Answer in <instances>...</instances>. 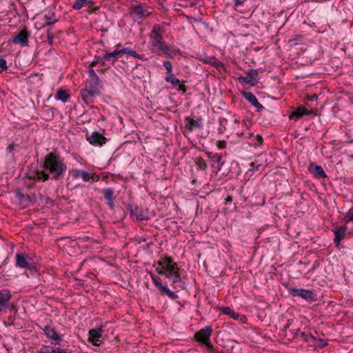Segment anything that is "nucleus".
<instances>
[{"label": "nucleus", "instance_id": "25", "mask_svg": "<svg viewBox=\"0 0 353 353\" xmlns=\"http://www.w3.org/2000/svg\"><path fill=\"white\" fill-rule=\"evenodd\" d=\"M204 62L210 63L212 66L216 68L219 72L221 70L226 71L224 64L221 61H218L214 56L208 57L204 60Z\"/></svg>", "mask_w": 353, "mask_h": 353}, {"label": "nucleus", "instance_id": "44", "mask_svg": "<svg viewBox=\"0 0 353 353\" xmlns=\"http://www.w3.org/2000/svg\"><path fill=\"white\" fill-rule=\"evenodd\" d=\"M8 69L7 62L5 59L0 57V73Z\"/></svg>", "mask_w": 353, "mask_h": 353}, {"label": "nucleus", "instance_id": "2", "mask_svg": "<svg viewBox=\"0 0 353 353\" xmlns=\"http://www.w3.org/2000/svg\"><path fill=\"white\" fill-rule=\"evenodd\" d=\"M15 259L17 267L28 270L32 275L38 272V265L28 254L17 252Z\"/></svg>", "mask_w": 353, "mask_h": 353}, {"label": "nucleus", "instance_id": "13", "mask_svg": "<svg viewBox=\"0 0 353 353\" xmlns=\"http://www.w3.org/2000/svg\"><path fill=\"white\" fill-rule=\"evenodd\" d=\"M310 114L316 115L312 110H307L303 105H300L292 112L289 118L296 121L304 115Z\"/></svg>", "mask_w": 353, "mask_h": 353}, {"label": "nucleus", "instance_id": "6", "mask_svg": "<svg viewBox=\"0 0 353 353\" xmlns=\"http://www.w3.org/2000/svg\"><path fill=\"white\" fill-rule=\"evenodd\" d=\"M43 330L47 338L51 339L50 344L52 345H61L63 339L54 327H52L50 325H46Z\"/></svg>", "mask_w": 353, "mask_h": 353}, {"label": "nucleus", "instance_id": "56", "mask_svg": "<svg viewBox=\"0 0 353 353\" xmlns=\"http://www.w3.org/2000/svg\"><path fill=\"white\" fill-rule=\"evenodd\" d=\"M177 90L181 91L183 94H185L187 91V88L185 85L180 83L177 88Z\"/></svg>", "mask_w": 353, "mask_h": 353}, {"label": "nucleus", "instance_id": "33", "mask_svg": "<svg viewBox=\"0 0 353 353\" xmlns=\"http://www.w3.org/2000/svg\"><path fill=\"white\" fill-rule=\"evenodd\" d=\"M100 84L101 81L99 77H94L92 79H89L88 81V85H86L85 87L91 88V89H96V90H100Z\"/></svg>", "mask_w": 353, "mask_h": 353}, {"label": "nucleus", "instance_id": "4", "mask_svg": "<svg viewBox=\"0 0 353 353\" xmlns=\"http://www.w3.org/2000/svg\"><path fill=\"white\" fill-rule=\"evenodd\" d=\"M123 55V52H122L121 50H115L112 52H105L101 57H99L103 65H108V68H110V65H114V63L122 56Z\"/></svg>", "mask_w": 353, "mask_h": 353}, {"label": "nucleus", "instance_id": "8", "mask_svg": "<svg viewBox=\"0 0 353 353\" xmlns=\"http://www.w3.org/2000/svg\"><path fill=\"white\" fill-rule=\"evenodd\" d=\"M212 332V327L205 326L194 334V339L196 342L204 344L210 341Z\"/></svg>", "mask_w": 353, "mask_h": 353}, {"label": "nucleus", "instance_id": "53", "mask_svg": "<svg viewBox=\"0 0 353 353\" xmlns=\"http://www.w3.org/2000/svg\"><path fill=\"white\" fill-rule=\"evenodd\" d=\"M88 76H89V79H92V78H94V77H99L97 76V74H96L95 71L94 70L93 68H88Z\"/></svg>", "mask_w": 353, "mask_h": 353}, {"label": "nucleus", "instance_id": "52", "mask_svg": "<svg viewBox=\"0 0 353 353\" xmlns=\"http://www.w3.org/2000/svg\"><path fill=\"white\" fill-rule=\"evenodd\" d=\"M83 172V170H79V169L73 170H72V176L74 178L81 177V175L82 174Z\"/></svg>", "mask_w": 353, "mask_h": 353}, {"label": "nucleus", "instance_id": "24", "mask_svg": "<svg viewBox=\"0 0 353 353\" xmlns=\"http://www.w3.org/2000/svg\"><path fill=\"white\" fill-rule=\"evenodd\" d=\"M170 278L172 279V284L175 285L174 286V289L180 290H184L185 288V283L182 281L179 271H176L173 274H172Z\"/></svg>", "mask_w": 353, "mask_h": 353}, {"label": "nucleus", "instance_id": "31", "mask_svg": "<svg viewBox=\"0 0 353 353\" xmlns=\"http://www.w3.org/2000/svg\"><path fill=\"white\" fill-rule=\"evenodd\" d=\"M70 94L67 90L60 88L57 90L56 99L65 103L70 99Z\"/></svg>", "mask_w": 353, "mask_h": 353}, {"label": "nucleus", "instance_id": "35", "mask_svg": "<svg viewBox=\"0 0 353 353\" xmlns=\"http://www.w3.org/2000/svg\"><path fill=\"white\" fill-rule=\"evenodd\" d=\"M86 3L94 4L92 1L75 0L72 7L74 10H80L84 5H85Z\"/></svg>", "mask_w": 353, "mask_h": 353}, {"label": "nucleus", "instance_id": "40", "mask_svg": "<svg viewBox=\"0 0 353 353\" xmlns=\"http://www.w3.org/2000/svg\"><path fill=\"white\" fill-rule=\"evenodd\" d=\"M343 220L348 223L350 221H353V206L350 208V209L346 212L344 216Z\"/></svg>", "mask_w": 353, "mask_h": 353}, {"label": "nucleus", "instance_id": "47", "mask_svg": "<svg viewBox=\"0 0 353 353\" xmlns=\"http://www.w3.org/2000/svg\"><path fill=\"white\" fill-rule=\"evenodd\" d=\"M81 177L82 178L83 181L87 182L91 179V174L86 170H83L82 174L81 175Z\"/></svg>", "mask_w": 353, "mask_h": 353}, {"label": "nucleus", "instance_id": "20", "mask_svg": "<svg viewBox=\"0 0 353 353\" xmlns=\"http://www.w3.org/2000/svg\"><path fill=\"white\" fill-rule=\"evenodd\" d=\"M221 311L225 315L229 316L234 320H237L244 323L247 319L245 316L241 315L239 313L235 312V311L229 307H223L221 308Z\"/></svg>", "mask_w": 353, "mask_h": 353}, {"label": "nucleus", "instance_id": "17", "mask_svg": "<svg viewBox=\"0 0 353 353\" xmlns=\"http://www.w3.org/2000/svg\"><path fill=\"white\" fill-rule=\"evenodd\" d=\"M346 230L347 227L345 225L336 227L332 230L334 234V243L336 247L340 248L341 241L345 238Z\"/></svg>", "mask_w": 353, "mask_h": 353}, {"label": "nucleus", "instance_id": "49", "mask_svg": "<svg viewBox=\"0 0 353 353\" xmlns=\"http://www.w3.org/2000/svg\"><path fill=\"white\" fill-rule=\"evenodd\" d=\"M236 10L240 11L239 7L243 6L245 0H233Z\"/></svg>", "mask_w": 353, "mask_h": 353}, {"label": "nucleus", "instance_id": "54", "mask_svg": "<svg viewBox=\"0 0 353 353\" xmlns=\"http://www.w3.org/2000/svg\"><path fill=\"white\" fill-rule=\"evenodd\" d=\"M319 341L320 343L319 347L321 348H323L328 345L327 341H325L323 339H319Z\"/></svg>", "mask_w": 353, "mask_h": 353}, {"label": "nucleus", "instance_id": "28", "mask_svg": "<svg viewBox=\"0 0 353 353\" xmlns=\"http://www.w3.org/2000/svg\"><path fill=\"white\" fill-rule=\"evenodd\" d=\"M14 192L16 195V199L18 201L19 204L24 208L28 207L27 195H25L22 192H21V191L19 190H16Z\"/></svg>", "mask_w": 353, "mask_h": 353}, {"label": "nucleus", "instance_id": "5", "mask_svg": "<svg viewBox=\"0 0 353 353\" xmlns=\"http://www.w3.org/2000/svg\"><path fill=\"white\" fill-rule=\"evenodd\" d=\"M126 210L131 216H134L138 220L143 221L148 219L146 212L144 210L134 203H128L126 205Z\"/></svg>", "mask_w": 353, "mask_h": 353}, {"label": "nucleus", "instance_id": "34", "mask_svg": "<svg viewBox=\"0 0 353 353\" xmlns=\"http://www.w3.org/2000/svg\"><path fill=\"white\" fill-rule=\"evenodd\" d=\"M246 74L250 80L255 81H254V86L258 83L259 82V72L257 70L255 69H250L247 72Z\"/></svg>", "mask_w": 353, "mask_h": 353}, {"label": "nucleus", "instance_id": "3", "mask_svg": "<svg viewBox=\"0 0 353 353\" xmlns=\"http://www.w3.org/2000/svg\"><path fill=\"white\" fill-rule=\"evenodd\" d=\"M285 288L290 294L292 296H299L310 303L316 301V294L312 290L298 289L296 288L289 287L288 285H285Z\"/></svg>", "mask_w": 353, "mask_h": 353}, {"label": "nucleus", "instance_id": "10", "mask_svg": "<svg viewBox=\"0 0 353 353\" xmlns=\"http://www.w3.org/2000/svg\"><path fill=\"white\" fill-rule=\"evenodd\" d=\"M185 129L189 132H192L196 129H201L203 128L202 119L201 118H191L185 117L184 119Z\"/></svg>", "mask_w": 353, "mask_h": 353}, {"label": "nucleus", "instance_id": "58", "mask_svg": "<svg viewBox=\"0 0 353 353\" xmlns=\"http://www.w3.org/2000/svg\"><path fill=\"white\" fill-rule=\"evenodd\" d=\"M255 139L257 141L259 145H261L263 143V137L261 135L256 134L255 136Z\"/></svg>", "mask_w": 353, "mask_h": 353}, {"label": "nucleus", "instance_id": "30", "mask_svg": "<svg viewBox=\"0 0 353 353\" xmlns=\"http://www.w3.org/2000/svg\"><path fill=\"white\" fill-rule=\"evenodd\" d=\"M176 271H179V268L176 263L172 265H165V278H170V276Z\"/></svg>", "mask_w": 353, "mask_h": 353}, {"label": "nucleus", "instance_id": "42", "mask_svg": "<svg viewBox=\"0 0 353 353\" xmlns=\"http://www.w3.org/2000/svg\"><path fill=\"white\" fill-rule=\"evenodd\" d=\"M206 347L207 352L209 353H220L219 352L216 351V349L213 347V345L211 344L210 341L205 343L203 344Z\"/></svg>", "mask_w": 353, "mask_h": 353}, {"label": "nucleus", "instance_id": "22", "mask_svg": "<svg viewBox=\"0 0 353 353\" xmlns=\"http://www.w3.org/2000/svg\"><path fill=\"white\" fill-rule=\"evenodd\" d=\"M150 276L153 283L158 288L160 295L165 296V294L168 289L167 285H163L162 279L152 273H150Z\"/></svg>", "mask_w": 353, "mask_h": 353}, {"label": "nucleus", "instance_id": "1", "mask_svg": "<svg viewBox=\"0 0 353 353\" xmlns=\"http://www.w3.org/2000/svg\"><path fill=\"white\" fill-rule=\"evenodd\" d=\"M40 166L42 168V177L47 181L61 180L68 169L63 157L57 149H53L41 160Z\"/></svg>", "mask_w": 353, "mask_h": 353}, {"label": "nucleus", "instance_id": "11", "mask_svg": "<svg viewBox=\"0 0 353 353\" xmlns=\"http://www.w3.org/2000/svg\"><path fill=\"white\" fill-rule=\"evenodd\" d=\"M30 33L26 27L23 28L15 37L12 39V42L15 44H19L23 47L28 46V38Z\"/></svg>", "mask_w": 353, "mask_h": 353}, {"label": "nucleus", "instance_id": "64", "mask_svg": "<svg viewBox=\"0 0 353 353\" xmlns=\"http://www.w3.org/2000/svg\"><path fill=\"white\" fill-rule=\"evenodd\" d=\"M205 154H207L208 157L212 161L214 157H215L216 153H213L212 152H205Z\"/></svg>", "mask_w": 353, "mask_h": 353}, {"label": "nucleus", "instance_id": "36", "mask_svg": "<svg viewBox=\"0 0 353 353\" xmlns=\"http://www.w3.org/2000/svg\"><path fill=\"white\" fill-rule=\"evenodd\" d=\"M122 52H123V54H127L130 56L134 57L135 58H138L139 59H144V55L143 54H137L135 51L131 50L129 48H124L122 49Z\"/></svg>", "mask_w": 353, "mask_h": 353}, {"label": "nucleus", "instance_id": "29", "mask_svg": "<svg viewBox=\"0 0 353 353\" xmlns=\"http://www.w3.org/2000/svg\"><path fill=\"white\" fill-rule=\"evenodd\" d=\"M212 165L213 167L216 168L218 170H220L223 165L224 164V161L223 160L221 154L219 153H216L215 157L211 161Z\"/></svg>", "mask_w": 353, "mask_h": 353}, {"label": "nucleus", "instance_id": "60", "mask_svg": "<svg viewBox=\"0 0 353 353\" xmlns=\"http://www.w3.org/2000/svg\"><path fill=\"white\" fill-rule=\"evenodd\" d=\"M227 121H228L227 119H225V118H220V119H219V125H220L221 126H223V128L224 129H226V128H225V123H225V122H227Z\"/></svg>", "mask_w": 353, "mask_h": 353}, {"label": "nucleus", "instance_id": "57", "mask_svg": "<svg viewBox=\"0 0 353 353\" xmlns=\"http://www.w3.org/2000/svg\"><path fill=\"white\" fill-rule=\"evenodd\" d=\"M226 147V142L224 141H219L217 142V148L219 149H223Z\"/></svg>", "mask_w": 353, "mask_h": 353}, {"label": "nucleus", "instance_id": "48", "mask_svg": "<svg viewBox=\"0 0 353 353\" xmlns=\"http://www.w3.org/2000/svg\"><path fill=\"white\" fill-rule=\"evenodd\" d=\"M163 66L167 70L166 74H170L172 72V63L169 61H163Z\"/></svg>", "mask_w": 353, "mask_h": 353}, {"label": "nucleus", "instance_id": "61", "mask_svg": "<svg viewBox=\"0 0 353 353\" xmlns=\"http://www.w3.org/2000/svg\"><path fill=\"white\" fill-rule=\"evenodd\" d=\"M91 179L92 180V181H99L100 179V176L99 175L95 174V173H93L92 175H91Z\"/></svg>", "mask_w": 353, "mask_h": 353}, {"label": "nucleus", "instance_id": "19", "mask_svg": "<svg viewBox=\"0 0 353 353\" xmlns=\"http://www.w3.org/2000/svg\"><path fill=\"white\" fill-rule=\"evenodd\" d=\"M103 332L102 326L90 330L88 332V341L92 345H96V342L99 341V339L102 336Z\"/></svg>", "mask_w": 353, "mask_h": 353}, {"label": "nucleus", "instance_id": "15", "mask_svg": "<svg viewBox=\"0 0 353 353\" xmlns=\"http://www.w3.org/2000/svg\"><path fill=\"white\" fill-rule=\"evenodd\" d=\"M12 295L8 289L0 290V311H3L9 307V302Z\"/></svg>", "mask_w": 353, "mask_h": 353}, {"label": "nucleus", "instance_id": "39", "mask_svg": "<svg viewBox=\"0 0 353 353\" xmlns=\"http://www.w3.org/2000/svg\"><path fill=\"white\" fill-rule=\"evenodd\" d=\"M238 80L241 83H246V84H249L251 86H254L255 81L250 80V79H249V77H248V76H246V77L241 76L238 78Z\"/></svg>", "mask_w": 353, "mask_h": 353}, {"label": "nucleus", "instance_id": "37", "mask_svg": "<svg viewBox=\"0 0 353 353\" xmlns=\"http://www.w3.org/2000/svg\"><path fill=\"white\" fill-rule=\"evenodd\" d=\"M14 276V272L11 270H2L0 272V279L3 281H8Z\"/></svg>", "mask_w": 353, "mask_h": 353}, {"label": "nucleus", "instance_id": "41", "mask_svg": "<svg viewBox=\"0 0 353 353\" xmlns=\"http://www.w3.org/2000/svg\"><path fill=\"white\" fill-rule=\"evenodd\" d=\"M301 336L306 342H309L310 340H316V339L311 334H306L304 332H301Z\"/></svg>", "mask_w": 353, "mask_h": 353}, {"label": "nucleus", "instance_id": "23", "mask_svg": "<svg viewBox=\"0 0 353 353\" xmlns=\"http://www.w3.org/2000/svg\"><path fill=\"white\" fill-rule=\"evenodd\" d=\"M42 20L43 21V26L51 27L59 21V19L56 17L54 12L50 10L43 15Z\"/></svg>", "mask_w": 353, "mask_h": 353}, {"label": "nucleus", "instance_id": "62", "mask_svg": "<svg viewBox=\"0 0 353 353\" xmlns=\"http://www.w3.org/2000/svg\"><path fill=\"white\" fill-rule=\"evenodd\" d=\"M181 83L180 80L179 79H175L174 81H172L171 84L173 87L179 86V85Z\"/></svg>", "mask_w": 353, "mask_h": 353}, {"label": "nucleus", "instance_id": "12", "mask_svg": "<svg viewBox=\"0 0 353 353\" xmlns=\"http://www.w3.org/2000/svg\"><path fill=\"white\" fill-rule=\"evenodd\" d=\"M101 193L105 201V204L108 206L110 210H115L114 203V191L112 188H104L101 190Z\"/></svg>", "mask_w": 353, "mask_h": 353}, {"label": "nucleus", "instance_id": "14", "mask_svg": "<svg viewBox=\"0 0 353 353\" xmlns=\"http://www.w3.org/2000/svg\"><path fill=\"white\" fill-rule=\"evenodd\" d=\"M151 46L154 48H157V52L159 51L163 52L167 57L172 58L174 56L170 54L172 47L168 46L162 40H157L154 41H152Z\"/></svg>", "mask_w": 353, "mask_h": 353}, {"label": "nucleus", "instance_id": "16", "mask_svg": "<svg viewBox=\"0 0 353 353\" xmlns=\"http://www.w3.org/2000/svg\"><path fill=\"white\" fill-rule=\"evenodd\" d=\"M241 94L250 104L257 109V112H260L264 109L263 105L259 102L256 96L253 93L247 91H242Z\"/></svg>", "mask_w": 353, "mask_h": 353}, {"label": "nucleus", "instance_id": "50", "mask_svg": "<svg viewBox=\"0 0 353 353\" xmlns=\"http://www.w3.org/2000/svg\"><path fill=\"white\" fill-rule=\"evenodd\" d=\"M163 260L165 262V265H172L175 263L173 261V259L171 256L167 255L164 256Z\"/></svg>", "mask_w": 353, "mask_h": 353}, {"label": "nucleus", "instance_id": "46", "mask_svg": "<svg viewBox=\"0 0 353 353\" xmlns=\"http://www.w3.org/2000/svg\"><path fill=\"white\" fill-rule=\"evenodd\" d=\"M27 197H28V201H27L28 206L30 204H34L37 202V197H36L35 194H32L31 195H27Z\"/></svg>", "mask_w": 353, "mask_h": 353}, {"label": "nucleus", "instance_id": "59", "mask_svg": "<svg viewBox=\"0 0 353 353\" xmlns=\"http://www.w3.org/2000/svg\"><path fill=\"white\" fill-rule=\"evenodd\" d=\"M45 203H46V205H50V206H53L54 201L52 199H51L50 197H46Z\"/></svg>", "mask_w": 353, "mask_h": 353}, {"label": "nucleus", "instance_id": "55", "mask_svg": "<svg viewBox=\"0 0 353 353\" xmlns=\"http://www.w3.org/2000/svg\"><path fill=\"white\" fill-rule=\"evenodd\" d=\"M156 271L159 275L164 276L165 277V268L158 267L156 268Z\"/></svg>", "mask_w": 353, "mask_h": 353}, {"label": "nucleus", "instance_id": "43", "mask_svg": "<svg viewBox=\"0 0 353 353\" xmlns=\"http://www.w3.org/2000/svg\"><path fill=\"white\" fill-rule=\"evenodd\" d=\"M46 33H47V41H48V43L50 45H52L53 44L54 38V34L51 32V30L49 29V28L47 30Z\"/></svg>", "mask_w": 353, "mask_h": 353}, {"label": "nucleus", "instance_id": "45", "mask_svg": "<svg viewBox=\"0 0 353 353\" xmlns=\"http://www.w3.org/2000/svg\"><path fill=\"white\" fill-rule=\"evenodd\" d=\"M165 295L168 296L169 298H170L172 300H175L179 298L178 294H176L174 291L170 290L169 288L166 291L165 296Z\"/></svg>", "mask_w": 353, "mask_h": 353}, {"label": "nucleus", "instance_id": "32", "mask_svg": "<svg viewBox=\"0 0 353 353\" xmlns=\"http://www.w3.org/2000/svg\"><path fill=\"white\" fill-rule=\"evenodd\" d=\"M130 10L137 16L139 19L143 17V6L142 5H132Z\"/></svg>", "mask_w": 353, "mask_h": 353}, {"label": "nucleus", "instance_id": "9", "mask_svg": "<svg viewBox=\"0 0 353 353\" xmlns=\"http://www.w3.org/2000/svg\"><path fill=\"white\" fill-rule=\"evenodd\" d=\"M86 137L89 143L94 146H102L107 141V139L99 131H94L90 136L87 134Z\"/></svg>", "mask_w": 353, "mask_h": 353}, {"label": "nucleus", "instance_id": "18", "mask_svg": "<svg viewBox=\"0 0 353 353\" xmlns=\"http://www.w3.org/2000/svg\"><path fill=\"white\" fill-rule=\"evenodd\" d=\"M308 171L316 179H324L327 175L321 165H316L314 163H311L308 167Z\"/></svg>", "mask_w": 353, "mask_h": 353}, {"label": "nucleus", "instance_id": "38", "mask_svg": "<svg viewBox=\"0 0 353 353\" xmlns=\"http://www.w3.org/2000/svg\"><path fill=\"white\" fill-rule=\"evenodd\" d=\"M194 163L197 168L201 170H205L207 168V164L201 157H196L194 159Z\"/></svg>", "mask_w": 353, "mask_h": 353}, {"label": "nucleus", "instance_id": "63", "mask_svg": "<svg viewBox=\"0 0 353 353\" xmlns=\"http://www.w3.org/2000/svg\"><path fill=\"white\" fill-rule=\"evenodd\" d=\"M205 154H207L208 157L212 161L214 157H215L216 153H213L212 152H205Z\"/></svg>", "mask_w": 353, "mask_h": 353}, {"label": "nucleus", "instance_id": "26", "mask_svg": "<svg viewBox=\"0 0 353 353\" xmlns=\"http://www.w3.org/2000/svg\"><path fill=\"white\" fill-rule=\"evenodd\" d=\"M163 30L160 28L159 25H154L152 29V31L150 34V37L152 40V41H154L157 40H162L163 39Z\"/></svg>", "mask_w": 353, "mask_h": 353}, {"label": "nucleus", "instance_id": "21", "mask_svg": "<svg viewBox=\"0 0 353 353\" xmlns=\"http://www.w3.org/2000/svg\"><path fill=\"white\" fill-rule=\"evenodd\" d=\"M38 353H72V351L68 348L61 349L57 347L55 349L51 345H43L38 351Z\"/></svg>", "mask_w": 353, "mask_h": 353}, {"label": "nucleus", "instance_id": "51", "mask_svg": "<svg viewBox=\"0 0 353 353\" xmlns=\"http://www.w3.org/2000/svg\"><path fill=\"white\" fill-rule=\"evenodd\" d=\"M175 79H176L174 75L171 72L170 74H166V76L165 77V80L166 82H169L171 83L172 81H174Z\"/></svg>", "mask_w": 353, "mask_h": 353}, {"label": "nucleus", "instance_id": "27", "mask_svg": "<svg viewBox=\"0 0 353 353\" xmlns=\"http://www.w3.org/2000/svg\"><path fill=\"white\" fill-rule=\"evenodd\" d=\"M26 178L33 180L45 182L47 180L42 177V170H36L30 172H27L26 175Z\"/></svg>", "mask_w": 353, "mask_h": 353}, {"label": "nucleus", "instance_id": "7", "mask_svg": "<svg viewBox=\"0 0 353 353\" xmlns=\"http://www.w3.org/2000/svg\"><path fill=\"white\" fill-rule=\"evenodd\" d=\"M100 94V90L91 89L85 87V88L81 90V95L82 97V99L87 105L94 103V98L96 97L99 96Z\"/></svg>", "mask_w": 353, "mask_h": 353}]
</instances>
